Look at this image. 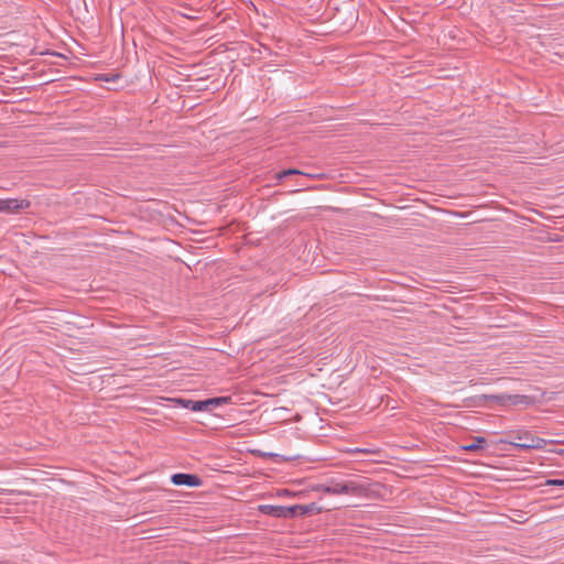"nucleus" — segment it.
<instances>
[{
    "label": "nucleus",
    "mask_w": 564,
    "mask_h": 564,
    "mask_svg": "<svg viewBox=\"0 0 564 564\" xmlns=\"http://www.w3.org/2000/svg\"><path fill=\"white\" fill-rule=\"evenodd\" d=\"M513 438L519 442L509 438L501 440L500 442L521 449H542L547 443L544 438L534 436L529 431H518L514 433Z\"/></svg>",
    "instance_id": "1"
},
{
    "label": "nucleus",
    "mask_w": 564,
    "mask_h": 564,
    "mask_svg": "<svg viewBox=\"0 0 564 564\" xmlns=\"http://www.w3.org/2000/svg\"><path fill=\"white\" fill-rule=\"evenodd\" d=\"M545 486H558L564 487V478L563 479H546Z\"/></svg>",
    "instance_id": "13"
},
{
    "label": "nucleus",
    "mask_w": 564,
    "mask_h": 564,
    "mask_svg": "<svg viewBox=\"0 0 564 564\" xmlns=\"http://www.w3.org/2000/svg\"><path fill=\"white\" fill-rule=\"evenodd\" d=\"M506 395H507V393L484 394L481 398H484L487 401H491L499 405L506 406Z\"/></svg>",
    "instance_id": "11"
},
{
    "label": "nucleus",
    "mask_w": 564,
    "mask_h": 564,
    "mask_svg": "<svg viewBox=\"0 0 564 564\" xmlns=\"http://www.w3.org/2000/svg\"><path fill=\"white\" fill-rule=\"evenodd\" d=\"M558 453H560V454H562V455H564V449H561Z\"/></svg>",
    "instance_id": "18"
},
{
    "label": "nucleus",
    "mask_w": 564,
    "mask_h": 564,
    "mask_svg": "<svg viewBox=\"0 0 564 564\" xmlns=\"http://www.w3.org/2000/svg\"><path fill=\"white\" fill-rule=\"evenodd\" d=\"M534 403V399L530 395L524 394H508L506 395V406L507 405H532Z\"/></svg>",
    "instance_id": "8"
},
{
    "label": "nucleus",
    "mask_w": 564,
    "mask_h": 564,
    "mask_svg": "<svg viewBox=\"0 0 564 564\" xmlns=\"http://www.w3.org/2000/svg\"><path fill=\"white\" fill-rule=\"evenodd\" d=\"M321 490L327 495H344V482L330 481L328 485L322 486Z\"/></svg>",
    "instance_id": "9"
},
{
    "label": "nucleus",
    "mask_w": 564,
    "mask_h": 564,
    "mask_svg": "<svg viewBox=\"0 0 564 564\" xmlns=\"http://www.w3.org/2000/svg\"><path fill=\"white\" fill-rule=\"evenodd\" d=\"M354 452H360V453H366V454L371 453L370 449H366V448H362V449L361 448H356Z\"/></svg>",
    "instance_id": "17"
},
{
    "label": "nucleus",
    "mask_w": 564,
    "mask_h": 564,
    "mask_svg": "<svg viewBox=\"0 0 564 564\" xmlns=\"http://www.w3.org/2000/svg\"><path fill=\"white\" fill-rule=\"evenodd\" d=\"M303 175L308 176L311 178H317V180H322L324 177V174L304 173Z\"/></svg>",
    "instance_id": "15"
},
{
    "label": "nucleus",
    "mask_w": 564,
    "mask_h": 564,
    "mask_svg": "<svg viewBox=\"0 0 564 564\" xmlns=\"http://www.w3.org/2000/svg\"><path fill=\"white\" fill-rule=\"evenodd\" d=\"M304 174V172L296 170V169H289L284 170L276 174L278 180H282L283 177L290 176V175H301Z\"/></svg>",
    "instance_id": "12"
},
{
    "label": "nucleus",
    "mask_w": 564,
    "mask_h": 564,
    "mask_svg": "<svg viewBox=\"0 0 564 564\" xmlns=\"http://www.w3.org/2000/svg\"><path fill=\"white\" fill-rule=\"evenodd\" d=\"M290 509H292V518L318 513L322 511V508L318 507L315 502L310 505H294L291 506Z\"/></svg>",
    "instance_id": "7"
},
{
    "label": "nucleus",
    "mask_w": 564,
    "mask_h": 564,
    "mask_svg": "<svg viewBox=\"0 0 564 564\" xmlns=\"http://www.w3.org/2000/svg\"><path fill=\"white\" fill-rule=\"evenodd\" d=\"M260 512L274 518L292 519V509L284 506L262 505L259 507Z\"/></svg>",
    "instance_id": "5"
},
{
    "label": "nucleus",
    "mask_w": 564,
    "mask_h": 564,
    "mask_svg": "<svg viewBox=\"0 0 564 564\" xmlns=\"http://www.w3.org/2000/svg\"><path fill=\"white\" fill-rule=\"evenodd\" d=\"M230 400L229 397L212 398L202 401L194 400H181L180 402L184 408L189 409L194 412L212 411L213 408L227 403Z\"/></svg>",
    "instance_id": "2"
},
{
    "label": "nucleus",
    "mask_w": 564,
    "mask_h": 564,
    "mask_svg": "<svg viewBox=\"0 0 564 564\" xmlns=\"http://www.w3.org/2000/svg\"><path fill=\"white\" fill-rule=\"evenodd\" d=\"M31 206V202L28 199L8 198L0 199V212L14 214L21 209H26Z\"/></svg>",
    "instance_id": "3"
},
{
    "label": "nucleus",
    "mask_w": 564,
    "mask_h": 564,
    "mask_svg": "<svg viewBox=\"0 0 564 564\" xmlns=\"http://www.w3.org/2000/svg\"><path fill=\"white\" fill-rule=\"evenodd\" d=\"M119 78V75H115V76H109L107 74H100L98 75L97 79L99 80H104V82H110V80H116Z\"/></svg>",
    "instance_id": "14"
},
{
    "label": "nucleus",
    "mask_w": 564,
    "mask_h": 564,
    "mask_svg": "<svg viewBox=\"0 0 564 564\" xmlns=\"http://www.w3.org/2000/svg\"><path fill=\"white\" fill-rule=\"evenodd\" d=\"M344 482V495L349 496H367L369 491V485L367 482H359L354 480L343 481Z\"/></svg>",
    "instance_id": "6"
},
{
    "label": "nucleus",
    "mask_w": 564,
    "mask_h": 564,
    "mask_svg": "<svg viewBox=\"0 0 564 564\" xmlns=\"http://www.w3.org/2000/svg\"><path fill=\"white\" fill-rule=\"evenodd\" d=\"M487 441L482 436L475 437L474 442L470 444L464 445L462 448L467 452H476L482 449L486 445Z\"/></svg>",
    "instance_id": "10"
},
{
    "label": "nucleus",
    "mask_w": 564,
    "mask_h": 564,
    "mask_svg": "<svg viewBox=\"0 0 564 564\" xmlns=\"http://www.w3.org/2000/svg\"><path fill=\"white\" fill-rule=\"evenodd\" d=\"M171 481L175 486L199 487L203 480L199 476L193 474L177 473L172 475Z\"/></svg>",
    "instance_id": "4"
},
{
    "label": "nucleus",
    "mask_w": 564,
    "mask_h": 564,
    "mask_svg": "<svg viewBox=\"0 0 564 564\" xmlns=\"http://www.w3.org/2000/svg\"><path fill=\"white\" fill-rule=\"evenodd\" d=\"M292 495H293V494H292V492H290V491H289V490H286V489H283V490L278 491V496H280V497H284V496H292Z\"/></svg>",
    "instance_id": "16"
}]
</instances>
